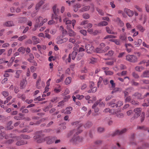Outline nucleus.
<instances>
[{"label": "nucleus", "mask_w": 149, "mask_h": 149, "mask_svg": "<svg viewBox=\"0 0 149 149\" xmlns=\"http://www.w3.org/2000/svg\"><path fill=\"white\" fill-rule=\"evenodd\" d=\"M26 21V18H25L21 17L19 18L18 22L19 23H22L25 22Z\"/></svg>", "instance_id": "obj_56"}, {"label": "nucleus", "mask_w": 149, "mask_h": 149, "mask_svg": "<svg viewBox=\"0 0 149 149\" xmlns=\"http://www.w3.org/2000/svg\"><path fill=\"white\" fill-rule=\"evenodd\" d=\"M136 27L137 29L142 32H143L145 30L143 27L141 25H138Z\"/></svg>", "instance_id": "obj_45"}, {"label": "nucleus", "mask_w": 149, "mask_h": 149, "mask_svg": "<svg viewBox=\"0 0 149 149\" xmlns=\"http://www.w3.org/2000/svg\"><path fill=\"white\" fill-rule=\"evenodd\" d=\"M94 47L89 44H86L85 46V49L88 53H91L94 49Z\"/></svg>", "instance_id": "obj_11"}, {"label": "nucleus", "mask_w": 149, "mask_h": 149, "mask_svg": "<svg viewBox=\"0 0 149 149\" xmlns=\"http://www.w3.org/2000/svg\"><path fill=\"white\" fill-rule=\"evenodd\" d=\"M27 37V36L26 35H24L23 36H20L18 38V40L20 41H22L23 40L26 39Z\"/></svg>", "instance_id": "obj_46"}, {"label": "nucleus", "mask_w": 149, "mask_h": 149, "mask_svg": "<svg viewBox=\"0 0 149 149\" xmlns=\"http://www.w3.org/2000/svg\"><path fill=\"white\" fill-rule=\"evenodd\" d=\"M91 90H88L87 92L88 93H95L97 91L96 87H94L91 88Z\"/></svg>", "instance_id": "obj_43"}, {"label": "nucleus", "mask_w": 149, "mask_h": 149, "mask_svg": "<svg viewBox=\"0 0 149 149\" xmlns=\"http://www.w3.org/2000/svg\"><path fill=\"white\" fill-rule=\"evenodd\" d=\"M3 25L6 27H11L14 26L15 25L13 21H8L4 23Z\"/></svg>", "instance_id": "obj_14"}, {"label": "nucleus", "mask_w": 149, "mask_h": 149, "mask_svg": "<svg viewBox=\"0 0 149 149\" xmlns=\"http://www.w3.org/2000/svg\"><path fill=\"white\" fill-rule=\"evenodd\" d=\"M24 107H22L21 109V110L22 113H27L29 112L28 110L27 109H23Z\"/></svg>", "instance_id": "obj_60"}, {"label": "nucleus", "mask_w": 149, "mask_h": 149, "mask_svg": "<svg viewBox=\"0 0 149 149\" xmlns=\"http://www.w3.org/2000/svg\"><path fill=\"white\" fill-rule=\"evenodd\" d=\"M132 96L136 97L137 99H142L144 98V97H143V96H142L140 93H135Z\"/></svg>", "instance_id": "obj_22"}, {"label": "nucleus", "mask_w": 149, "mask_h": 149, "mask_svg": "<svg viewBox=\"0 0 149 149\" xmlns=\"http://www.w3.org/2000/svg\"><path fill=\"white\" fill-rule=\"evenodd\" d=\"M82 138L80 137L74 136L72 139V141L74 143L77 144L82 141Z\"/></svg>", "instance_id": "obj_10"}, {"label": "nucleus", "mask_w": 149, "mask_h": 149, "mask_svg": "<svg viewBox=\"0 0 149 149\" xmlns=\"http://www.w3.org/2000/svg\"><path fill=\"white\" fill-rule=\"evenodd\" d=\"M93 26V24H92L91 23H88L86 26H84V27L85 29L88 28H91Z\"/></svg>", "instance_id": "obj_51"}, {"label": "nucleus", "mask_w": 149, "mask_h": 149, "mask_svg": "<svg viewBox=\"0 0 149 149\" xmlns=\"http://www.w3.org/2000/svg\"><path fill=\"white\" fill-rule=\"evenodd\" d=\"M128 130L127 128H124L121 130H118L116 131L112 134L113 136H114L116 135H121L127 132Z\"/></svg>", "instance_id": "obj_7"}, {"label": "nucleus", "mask_w": 149, "mask_h": 149, "mask_svg": "<svg viewBox=\"0 0 149 149\" xmlns=\"http://www.w3.org/2000/svg\"><path fill=\"white\" fill-rule=\"evenodd\" d=\"M47 19H43L41 16H39L36 19V24L35 25L34 27L36 28L38 26H41L45 22H47Z\"/></svg>", "instance_id": "obj_2"}, {"label": "nucleus", "mask_w": 149, "mask_h": 149, "mask_svg": "<svg viewBox=\"0 0 149 149\" xmlns=\"http://www.w3.org/2000/svg\"><path fill=\"white\" fill-rule=\"evenodd\" d=\"M106 31L109 34L114 35H117V32H113L112 30L110 29L109 27L108 26H107L106 27Z\"/></svg>", "instance_id": "obj_25"}, {"label": "nucleus", "mask_w": 149, "mask_h": 149, "mask_svg": "<svg viewBox=\"0 0 149 149\" xmlns=\"http://www.w3.org/2000/svg\"><path fill=\"white\" fill-rule=\"evenodd\" d=\"M146 102L142 104V106L143 107H147L149 106V99H147L146 100Z\"/></svg>", "instance_id": "obj_52"}, {"label": "nucleus", "mask_w": 149, "mask_h": 149, "mask_svg": "<svg viewBox=\"0 0 149 149\" xmlns=\"http://www.w3.org/2000/svg\"><path fill=\"white\" fill-rule=\"evenodd\" d=\"M52 19H55L56 20H57L58 19V14H52Z\"/></svg>", "instance_id": "obj_44"}, {"label": "nucleus", "mask_w": 149, "mask_h": 149, "mask_svg": "<svg viewBox=\"0 0 149 149\" xmlns=\"http://www.w3.org/2000/svg\"><path fill=\"white\" fill-rule=\"evenodd\" d=\"M30 138V136H29L22 134L20 136H15V139H16L17 141L21 140L22 139H29Z\"/></svg>", "instance_id": "obj_9"}, {"label": "nucleus", "mask_w": 149, "mask_h": 149, "mask_svg": "<svg viewBox=\"0 0 149 149\" xmlns=\"http://www.w3.org/2000/svg\"><path fill=\"white\" fill-rule=\"evenodd\" d=\"M13 123L12 121H10L7 124L6 129L8 130H11L13 128V127L11 125Z\"/></svg>", "instance_id": "obj_27"}, {"label": "nucleus", "mask_w": 149, "mask_h": 149, "mask_svg": "<svg viewBox=\"0 0 149 149\" xmlns=\"http://www.w3.org/2000/svg\"><path fill=\"white\" fill-rule=\"evenodd\" d=\"M83 17L85 19H87L90 18L89 15L87 13H84L83 15Z\"/></svg>", "instance_id": "obj_55"}, {"label": "nucleus", "mask_w": 149, "mask_h": 149, "mask_svg": "<svg viewBox=\"0 0 149 149\" xmlns=\"http://www.w3.org/2000/svg\"><path fill=\"white\" fill-rule=\"evenodd\" d=\"M25 49V48L22 47L19 48L17 50V51L20 52H21L22 54H23L24 53Z\"/></svg>", "instance_id": "obj_39"}, {"label": "nucleus", "mask_w": 149, "mask_h": 149, "mask_svg": "<svg viewBox=\"0 0 149 149\" xmlns=\"http://www.w3.org/2000/svg\"><path fill=\"white\" fill-rule=\"evenodd\" d=\"M2 131L1 130H0V139H2V137H4L5 139H8V136L7 135H6L5 133L4 132L2 133Z\"/></svg>", "instance_id": "obj_26"}, {"label": "nucleus", "mask_w": 149, "mask_h": 149, "mask_svg": "<svg viewBox=\"0 0 149 149\" xmlns=\"http://www.w3.org/2000/svg\"><path fill=\"white\" fill-rule=\"evenodd\" d=\"M124 12L130 17H132L134 14V12L127 8H125L124 9Z\"/></svg>", "instance_id": "obj_12"}, {"label": "nucleus", "mask_w": 149, "mask_h": 149, "mask_svg": "<svg viewBox=\"0 0 149 149\" xmlns=\"http://www.w3.org/2000/svg\"><path fill=\"white\" fill-rule=\"evenodd\" d=\"M90 7L89 6H85L81 9L80 10L81 12H84L89 10Z\"/></svg>", "instance_id": "obj_38"}, {"label": "nucleus", "mask_w": 149, "mask_h": 149, "mask_svg": "<svg viewBox=\"0 0 149 149\" xmlns=\"http://www.w3.org/2000/svg\"><path fill=\"white\" fill-rule=\"evenodd\" d=\"M81 5L79 4H76L74 5L73 7L74 8V12H76L78 10V8H80Z\"/></svg>", "instance_id": "obj_33"}, {"label": "nucleus", "mask_w": 149, "mask_h": 149, "mask_svg": "<svg viewBox=\"0 0 149 149\" xmlns=\"http://www.w3.org/2000/svg\"><path fill=\"white\" fill-rule=\"evenodd\" d=\"M111 40L112 41L114 42L115 43L118 45H119L120 44V42L119 41L116 39H113V40Z\"/></svg>", "instance_id": "obj_64"}, {"label": "nucleus", "mask_w": 149, "mask_h": 149, "mask_svg": "<svg viewBox=\"0 0 149 149\" xmlns=\"http://www.w3.org/2000/svg\"><path fill=\"white\" fill-rule=\"evenodd\" d=\"M103 80L102 78L101 77H100L97 83V86L98 87H99L100 85L101 82Z\"/></svg>", "instance_id": "obj_53"}, {"label": "nucleus", "mask_w": 149, "mask_h": 149, "mask_svg": "<svg viewBox=\"0 0 149 149\" xmlns=\"http://www.w3.org/2000/svg\"><path fill=\"white\" fill-rule=\"evenodd\" d=\"M72 125H76L77 130L76 133L77 134L80 133L81 132H82L83 127L81 123L79 124V122H78L76 121L72 123Z\"/></svg>", "instance_id": "obj_3"}, {"label": "nucleus", "mask_w": 149, "mask_h": 149, "mask_svg": "<svg viewBox=\"0 0 149 149\" xmlns=\"http://www.w3.org/2000/svg\"><path fill=\"white\" fill-rule=\"evenodd\" d=\"M96 10L98 12V13L101 15H103L104 12L101 9H100L98 8H96Z\"/></svg>", "instance_id": "obj_48"}, {"label": "nucleus", "mask_w": 149, "mask_h": 149, "mask_svg": "<svg viewBox=\"0 0 149 149\" xmlns=\"http://www.w3.org/2000/svg\"><path fill=\"white\" fill-rule=\"evenodd\" d=\"M27 84V81L26 79H23L21 81L20 84V88L21 89L24 88Z\"/></svg>", "instance_id": "obj_16"}, {"label": "nucleus", "mask_w": 149, "mask_h": 149, "mask_svg": "<svg viewBox=\"0 0 149 149\" xmlns=\"http://www.w3.org/2000/svg\"><path fill=\"white\" fill-rule=\"evenodd\" d=\"M32 40L33 45H36L40 42V39L36 36H33L32 37Z\"/></svg>", "instance_id": "obj_20"}, {"label": "nucleus", "mask_w": 149, "mask_h": 149, "mask_svg": "<svg viewBox=\"0 0 149 149\" xmlns=\"http://www.w3.org/2000/svg\"><path fill=\"white\" fill-rule=\"evenodd\" d=\"M72 78L70 77H68L65 79V83L66 85L70 84L71 82Z\"/></svg>", "instance_id": "obj_32"}, {"label": "nucleus", "mask_w": 149, "mask_h": 149, "mask_svg": "<svg viewBox=\"0 0 149 149\" xmlns=\"http://www.w3.org/2000/svg\"><path fill=\"white\" fill-rule=\"evenodd\" d=\"M108 24L107 22L105 21H103L97 24V26H106Z\"/></svg>", "instance_id": "obj_30"}, {"label": "nucleus", "mask_w": 149, "mask_h": 149, "mask_svg": "<svg viewBox=\"0 0 149 149\" xmlns=\"http://www.w3.org/2000/svg\"><path fill=\"white\" fill-rule=\"evenodd\" d=\"M68 34L70 36L74 37L76 35V33L73 30L70 29L69 31H68Z\"/></svg>", "instance_id": "obj_34"}, {"label": "nucleus", "mask_w": 149, "mask_h": 149, "mask_svg": "<svg viewBox=\"0 0 149 149\" xmlns=\"http://www.w3.org/2000/svg\"><path fill=\"white\" fill-rule=\"evenodd\" d=\"M130 102L132 104L135 105H138L139 104V103L137 101H135L134 100H132L131 102Z\"/></svg>", "instance_id": "obj_54"}, {"label": "nucleus", "mask_w": 149, "mask_h": 149, "mask_svg": "<svg viewBox=\"0 0 149 149\" xmlns=\"http://www.w3.org/2000/svg\"><path fill=\"white\" fill-rule=\"evenodd\" d=\"M72 110V108L71 107H68L66 108L65 110V114H70L71 113V111Z\"/></svg>", "instance_id": "obj_29"}, {"label": "nucleus", "mask_w": 149, "mask_h": 149, "mask_svg": "<svg viewBox=\"0 0 149 149\" xmlns=\"http://www.w3.org/2000/svg\"><path fill=\"white\" fill-rule=\"evenodd\" d=\"M52 8L54 13L58 14V12H59V10L58 9L56 8V5H54L53 6Z\"/></svg>", "instance_id": "obj_31"}, {"label": "nucleus", "mask_w": 149, "mask_h": 149, "mask_svg": "<svg viewBox=\"0 0 149 149\" xmlns=\"http://www.w3.org/2000/svg\"><path fill=\"white\" fill-rule=\"evenodd\" d=\"M63 18V21L66 24L69 25L71 24V21L65 15L64 16Z\"/></svg>", "instance_id": "obj_19"}, {"label": "nucleus", "mask_w": 149, "mask_h": 149, "mask_svg": "<svg viewBox=\"0 0 149 149\" xmlns=\"http://www.w3.org/2000/svg\"><path fill=\"white\" fill-rule=\"evenodd\" d=\"M53 106L52 104H50L49 106H47L44 109V111L46 112L47 111H48L50 108L52 107Z\"/></svg>", "instance_id": "obj_62"}, {"label": "nucleus", "mask_w": 149, "mask_h": 149, "mask_svg": "<svg viewBox=\"0 0 149 149\" xmlns=\"http://www.w3.org/2000/svg\"><path fill=\"white\" fill-rule=\"evenodd\" d=\"M116 103H113L112 102H110L109 103V105L110 106L112 107H117L118 106H117Z\"/></svg>", "instance_id": "obj_63"}, {"label": "nucleus", "mask_w": 149, "mask_h": 149, "mask_svg": "<svg viewBox=\"0 0 149 149\" xmlns=\"http://www.w3.org/2000/svg\"><path fill=\"white\" fill-rule=\"evenodd\" d=\"M44 135L42 133V132H39L36 133V135L34 137V139L36 140L37 143H40L44 142L46 141L47 143L48 144H50L52 143L54 141V138L49 136L46 137L44 138H41Z\"/></svg>", "instance_id": "obj_1"}, {"label": "nucleus", "mask_w": 149, "mask_h": 149, "mask_svg": "<svg viewBox=\"0 0 149 149\" xmlns=\"http://www.w3.org/2000/svg\"><path fill=\"white\" fill-rule=\"evenodd\" d=\"M102 100V99H100L99 100L97 101L93 105L92 107V109L95 108H96L97 106L99 103L100 102H101Z\"/></svg>", "instance_id": "obj_40"}, {"label": "nucleus", "mask_w": 149, "mask_h": 149, "mask_svg": "<svg viewBox=\"0 0 149 149\" xmlns=\"http://www.w3.org/2000/svg\"><path fill=\"white\" fill-rule=\"evenodd\" d=\"M114 20L119 26H124L123 22L119 18L117 17Z\"/></svg>", "instance_id": "obj_18"}, {"label": "nucleus", "mask_w": 149, "mask_h": 149, "mask_svg": "<svg viewBox=\"0 0 149 149\" xmlns=\"http://www.w3.org/2000/svg\"><path fill=\"white\" fill-rule=\"evenodd\" d=\"M18 97L21 99L23 101L26 98L25 95L24 94H22L21 95H18Z\"/></svg>", "instance_id": "obj_61"}, {"label": "nucleus", "mask_w": 149, "mask_h": 149, "mask_svg": "<svg viewBox=\"0 0 149 149\" xmlns=\"http://www.w3.org/2000/svg\"><path fill=\"white\" fill-rule=\"evenodd\" d=\"M24 115L22 113H19V115L15 116L14 118L16 120H19L21 119H24L25 117L24 116Z\"/></svg>", "instance_id": "obj_15"}, {"label": "nucleus", "mask_w": 149, "mask_h": 149, "mask_svg": "<svg viewBox=\"0 0 149 149\" xmlns=\"http://www.w3.org/2000/svg\"><path fill=\"white\" fill-rule=\"evenodd\" d=\"M43 3V1H41L38 3L36 6V10H37L39 9V8L40 7Z\"/></svg>", "instance_id": "obj_42"}, {"label": "nucleus", "mask_w": 149, "mask_h": 149, "mask_svg": "<svg viewBox=\"0 0 149 149\" xmlns=\"http://www.w3.org/2000/svg\"><path fill=\"white\" fill-rule=\"evenodd\" d=\"M76 47H74V51L72 52V54H71V56H72V59L74 60L76 56L77 57V56L78 55V53L77 52V51L76 50Z\"/></svg>", "instance_id": "obj_21"}, {"label": "nucleus", "mask_w": 149, "mask_h": 149, "mask_svg": "<svg viewBox=\"0 0 149 149\" xmlns=\"http://www.w3.org/2000/svg\"><path fill=\"white\" fill-rule=\"evenodd\" d=\"M22 70H16L14 77L16 78H19L20 77V74L22 73Z\"/></svg>", "instance_id": "obj_23"}, {"label": "nucleus", "mask_w": 149, "mask_h": 149, "mask_svg": "<svg viewBox=\"0 0 149 149\" xmlns=\"http://www.w3.org/2000/svg\"><path fill=\"white\" fill-rule=\"evenodd\" d=\"M104 112H109L110 113H113V114H114V113H116V112H115L114 111L113 109L110 110L109 108L105 109L104 110Z\"/></svg>", "instance_id": "obj_35"}, {"label": "nucleus", "mask_w": 149, "mask_h": 149, "mask_svg": "<svg viewBox=\"0 0 149 149\" xmlns=\"http://www.w3.org/2000/svg\"><path fill=\"white\" fill-rule=\"evenodd\" d=\"M140 82L143 84H149V80L146 79H142L140 80Z\"/></svg>", "instance_id": "obj_37"}, {"label": "nucleus", "mask_w": 149, "mask_h": 149, "mask_svg": "<svg viewBox=\"0 0 149 149\" xmlns=\"http://www.w3.org/2000/svg\"><path fill=\"white\" fill-rule=\"evenodd\" d=\"M95 51L98 53H104V49L100 47L97 48Z\"/></svg>", "instance_id": "obj_36"}, {"label": "nucleus", "mask_w": 149, "mask_h": 149, "mask_svg": "<svg viewBox=\"0 0 149 149\" xmlns=\"http://www.w3.org/2000/svg\"><path fill=\"white\" fill-rule=\"evenodd\" d=\"M135 69L136 71L141 72L144 69V68L142 66H137L135 67Z\"/></svg>", "instance_id": "obj_28"}, {"label": "nucleus", "mask_w": 149, "mask_h": 149, "mask_svg": "<svg viewBox=\"0 0 149 149\" xmlns=\"http://www.w3.org/2000/svg\"><path fill=\"white\" fill-rule=\"evenodd\" d=\"M27 143V142L26 141L24 140H20L18 141L16 143V145L17 146L24 145Z\"/></svg>", "instance_id": "obj_24"}, {"label": "nucleus", "mask_w": 149, "mask_h": 149, "mask_svg": "<svg viewBox=\"0 0 149 149\" xmlns=\"http://www.w3.org/2000/svg\"><path fill=\"white\" fill-rule=\"evenodd\" d=\"M126 59L129 62L134 63L138 61V58L134 55H128L126 56Z\"/></svg>", "instance_id": "obj_4"}, {"label": "nucleus", "mask_w": 149, "mask_h": 149, "mask_svg": "<svg viewBox=\"0 0 149 149\" xmlns=\"http://www.w3.org/2000/svg\"><path fill=\"white\" fill-rule=\"evenodd\" d=\"M119 39L122 41H126L127 40V35L125 32L121 33L119 36Z\"/></svg>", "instance_id": "obj_13"}, {"label": "nucleus", "mask_w": 149, "mask_h": 149, "mask_svg": "<svg viewBox=\"0 0 149 149\" xmlns=\"http://www.w3.org/2000/svg\"><path fill=\"white\" fill-rule=\"evenodd\" d=\"M70 92V91L69 89L67 88L65 89L64 92L62 94V95H64L68 94Z\"/></svg>", "instance_id": "obj_59"}, {"label": "nucleus", "mask_w": 149, "mask_h": 149, "mask_svg": "<svg viewBox=\"0 0 149 149\" xmlns=\"http://www.w3.org/2000/svg\"><path fill=\"white\" fill-rule=\"evenodd\" d=\"M142 78L149 77V70H146L144 71L141 76Z\"/></svg>", "instance_id": "obj_17"}, {"label": "nucleus", "mask_w": 149, "mask_h": 149, "mask_svg": "<svg viewBox=\"0 0 149 149\" xmlns=\"http://www.w3.org/2000/svg\"><path fill=\"white\" fill-rule=\"evenodd\" d=\"M142 111V109L141 108L137 107L135 108L134 110V116L133 117L131 118V119H133L134 118H137L141 115Z\"/></svg>", "instance_id": "obj_5"}, {"label": "nucleus", "mask_w": 149, "mask_h": 149, "mask_svg": "<svg viewBox=\"0 0 149 149\" xmlns=\"http://www.w3.org/2000/svg\"><path fill=\"white\" fill-rule=\"evenodd\" d=\"M76 50L77 51L78 53V55L77 56V59L78 60H80L82 58V57L84 56V54L82 52L84 51L85 50V49L84 48L80 47L79 49H76Z\"/></svg>", "instance_id": "obj_6"}, {"label": "nucleus", "mask_w": 149, "mask_h": 149, "mask_svg": "<svg viewBox=\"0 0 149 149\" xmlns=\"http://www.w3.org/2000/svg\"><path fill=\"white\" fill-rule=\"evenodd\" d=\"M92 124L90 122H87L84 125V127L85 128H88L90 127L92 125Z\"/></svg>", "instance_id": "obj_41"}, {"label": "nucleus", "mask_w": 149, "mask_h": 149, "mask_svg": "<svg viewBox=\"0 0 149 149\" xmlns=\"http://www.w3.org/2000/svg\"><path fill=\"white\" fill-rule=\"evenodd\" d=\"M97 59L94 58H90V63L92 64H94L96 62Z\"/></svg>", "instance_id": "obj_49"}, {"label": "nucleus", "mask_w": 149, "mask_h": 149, "mask_svg": "<svg viewBox=\"0 0 149 149\" xmlns=\"http://www.w3.org/2000/svg\"><path fill=\"white\" fill-rule=\"evenodd\" d=\"M145 113L144 112H142L141 116V122H143L145 118Z\"/></svg>", "instance_id": "obj_57"}, {"label": "nucleus", "mask_w": 149, "mask_h": 149, "mask_svg": "<svg viewBox=\"0 0 149 149\" xmlns=\"http://www.w3.org/2000/svg\"><path fill=\"white\" fill-rule=\"evenodd\" d=\"M114 88L113 91H112V93L116 92H121L122 91V89L120 88L116 87Z\"/></svg>", "instance_id": "obj_47"}, {"label": "nucleus", "mask_w": 149, "mask_h": 149, "mask_svg": "<svg viewBox=\"0 0 149 149\" xmlns=\"http://www.w3.org/2000/svg\"><path fill=\"white\" fill-rule=\"evenodd\" d=\"M132 75L134 78L136 79H138L139 77V76L138 74L134 72H132Z\"/></svg>", "instance_id": "obj_50"}, {"label": "nucleus", "mask_w": 149, "mask_h": 149, "mask_svg": "<svg viewBox=\"0 0 149 149\" xmlns=\"http://www.w3.org/2000/svg\"><path fill=\"white\" fill-rule=\"evenodd\" d=\"M41 79L40 78L38 79L36 82V86L38 89L41 88L45 85L44 82L43 81L41 82Z\"/></svg>", "instance_id": "obj_8"}, {"label": "nucleus", "mask_w": 149, "mask_h": 149, "mask_svg": "<svg viewBox=\"0 0 149 149\" xmlns=\"http://www.w3.org/2000/svg\"><path fill=\"white\" fill-rule=\"evenodd\" d=\"M105 74L107 75H111L113 74L112 72L110 70H105L104 71Z\"/></svg>", "instance_id": "obj_58"}]
</instances>
